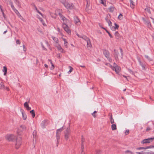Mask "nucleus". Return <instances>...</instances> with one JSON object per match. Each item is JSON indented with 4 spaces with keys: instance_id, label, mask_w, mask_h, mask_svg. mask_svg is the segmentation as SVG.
<instances>
[{
    "instance_id": "1",
    "label": "nucleus",
    "mask_w": 154,
    "mask_h": 154,
    "mask_svg": "<svg viewBox=\"0 0 154 154\" xmlns=\"http://www.w3.org/2000/svg\"><path fill=\"white\" fill-rule=\"evenodd\" d=\"M59 15L63 22L62 26L64 30L68 34H70L71 31L67 25L65 23H67L69 22V21L64 17H63L61 13H59Z\"/></svg>"
},
{
    "instance_id": "2",
    "label": "nucleus",
    "mask_w": 154,
    "mask_h": 154,
    "mask_svg": "<svg viewBox=\"0 0 154 154\" xmlns=\"http://www.w3.org/2000/svg\"><path fill=\"white\" fill-rule=\"evenodd\" d=\"M77 35L79 37L82 38L83 39H84L87 42V46L88 48H91L92 45L91 44L90 40L88 38L85 36H83L82 37L80 36L78 34H77Z\"/></svg>"
},
{
    "instance_id": "3",
    "label": "nucleus",
    "mask_w": 154,
    "mask_h": 154,
    "mask_svg": "<svg viewBox=\"0 0 154 154\" xmlns=\"http://www.w3.org/2000/svg\"><path fill=\"white\" fill-rule=\"evenodd\" d=\"M22 144V138L20 137H18L16 140L15 145V148L16 149H18L20 147Z\"/></svg>"
},
{
    "instance_id": "4",
    "label": "nucleus",
    "mask_w": 154,
    "mask_h": 154,
    "mask_svg": "<svg viewBox=\"0 0 154 154\" xmlns=\"http://www.w3.org/2000/svg\"><path fill=\"white\" fill-rule=\"evenodd\" d=\"M63 4L65 7L68 9H74V5L72 3H69L67 2H65L63 3Z\"/></svg>"
},
{
    "instance_id": "5",
    "label": "nucleus",
    "mask_w": 154,
    "mask_h": 154,
    "mask_svg": "<svg viewBox=\"0 0 154 154\" xmlns=\"http://www.w3.org/2000/svg\"><path fill=\"white\" fill-rule=\"evenodd\" d=\"M37 11L38 13V14H37V17L39 19V20L42 22L43 25H45L46 24L44 22L42 19L43 16L42 14L39 12L38 10H37Z\"/></svg>"
},
{
    "instance_id": "6",
    "label": "nucleus",
    "mask_w": 154,
    "mask_h": 154,
    "mask_svg": "<svg viewBox=\"0 0 154 154\" xmlns=\"http://www.w3.org/2000/svg\"><path fill=\"white\" fill-rule=\"evenodd\" d=\"M154 140V137H153L149 138L147 139H145L143 140L141 142L142 144L149 143L152 142Z\"/></svg>"
},
{
    "instance_id": "7",
    "label": "nucleus",
    "mask_w": 154,
    "mask_h": 154,
    "mask_svg": "<svg viewBox=\"0 0 154 154\" xmlns=\"http://www.w3.org/2000/svg\"><path fill=\"white\" fill-rule=\"evenodd\" d=\"M63 129L62 128L59 129H57L56 132V137L57 139V142L58 143L59 142V140L60 139V135L61 132L63 130Z\"/></svg>"
},
{
    "instance_id": "8",
    "label": "nucleus",
    "mask_w": 154,
    "mask_h": 154,
    "mask_svg": "<svg viewBox=\"0 0 154 154\" xmlns=\"http://www.w3.org/2000/svg\"><path fill=\"white\" fill-rule=\"evenodd\" d=\"M142 19L144 23L147 25L149 28L150 29H152V27L150 22L149 20H146L144 18H142Z\"/></svg>"
},
{
    "instance_id": "9",
    "label": "nucleus",
    "mask_w": 154,
    "mask_h": 154,
    "mask_svg": "<svg viewBox=\"0 0 154 154\" xmlns=\"http://www.w3.org/2000/svg\"><path fill=\"white\" fill-rule=\"evenodd\" d=\"M111 68L113 70H115L117 74H118L121 71L120 67L117 65H116L114 66H112Z\"/></svg>"
},
{
    "instance_id": "10",
    "label": "nucleus",
    "mask_w": 154,
    "mask_h": 154,
    "mask_svg": "<svg viewBox=\"0 0 154 154\" xmlns=\"http://www.w3.org/2000/svg\"><path fill=\"white\" fill-rule=\"evenodd\" d=\"M26 129V127L24 125H21L17 128V132L18 133H20L22 132Z\"/></svg>"
},
{
    "instance_id": "11",
    "label": "nucleus",
    "mask_w": 154,
    "mask_h": 154,
    "mask_svg": "<svg viewBox=\"0 0 154 154\" xmlns=\"http://www.w3.org/2000/svg\"><path fill=\"white\" fill-rule=\"evenodd\" d=\"M70 132L69 128H67L65 132V138L66 140H67L70 135Z\"/></svg>"
},
{
    "instance_id": "12",
    "label": "nucleus",
    "mask_w": 154,
    "mask_h": 154,
    "mask_svg": "<svg viewBox=\"0 0 154 154\" xmlns=\"http://www.w3.org/2000/svg\"><path fill=\"white\" fill-rule=\"evenodd\" d=\"M74 21L75 23L77 25H80L81 23L80 21L78 19L77 17H74Z\"/></svg>"
},
{
    "instance_id": "13",
    "label": "nucleus",
    "mask_w": 154,
    "mask_h": 154,
    "mask_svg": "<svg viewBox=\"0 0 154 154\" xmlns=\"http://www.w3.org/2000/svg\"><path fill=\"white\" fill-rule=\"evenodd\" d=\"M15 11V12L18 15V17L23 21L25 22V19L23 18V17L19 13L18 11V10H14Z\"/></svg>"
},
{
    "instance_id": "14",
    "label": "nucleus",
    "mask_w": 154,
    "mask_h": 154,
    "mask_svg": "<svg viewBox=\"0 0 154 154\" xmlns=\"http://www.w3.org/2000/svg\"><path fill=\"white\" fill-rule=\"evenodd\" d=\"M62 40L64 42V46H65L66 48H67L68 47V42L67 40L65 38L63 37H62Z\"/></svg>"
},
{
    "instance_id": "15",
    "label": "nucleus",
    "mask_w": 154,
    "mask_h": 154,
    "mask_svg": "<svg viewBox=\"0 0 154 154\" xmlns=\"http://www.w3.org/2000/svg\"><path fill=\"white\" fill-rule=\"evenodd\" d=\"M17 137H16L15 136L13 135H10V142H14L17 140Z\"/></svg>"
},
{
    "instance_id": "16",
    "label": "nucleus",
    "mask_w": 154,
    "mask_h": 154,
    "mask_svg": "<svg viewBox=\"0 0 154 154\" xmlns=\"http://www.w3.org/2000/svg\"><path fill=\"white\" fill-rule=\"evenodd\" d=\"M114 25L115 26V27H111V29L113 31H115L116 29H118L119 28V26L116 23H114Z\"/></svg>"
},
{
    "instance_id": "17",
    "label": "nucleus",
    "mask_w": 154,
    "mask_h": 154,
    "mask_svg": "<svg viewBox=\"0 0 154 154\" xmlns=\"http://www.w3.org/2000/svg\"><path fill=\"white\" fill-rule=\"evenodd\" d=\"M22 113L23 119L24 120H26L27 118V116L25 112L23 110L22 111Z\"/></svg>"
},
{
    "instance_id": "18",
    "label": "nucleus",
    "mask_w": 154,
    "mask_h": 154,
    "mask_svg": "<svg viewBox=\"0 0 154 154\" xmlns=\"http://www.w3.org/2000/svg\"><path fill=\"white\" fill-rule=\"evenodd\" d=\"M103 53L106 57L107 58H109V53L108 51L106 50H104L103 51Z\"/></svg>"
},
{
    "instance_id": "19",
    "label": "nucleus",
    "mask_w": 154,
    "mask_h": 154,
    "mask_svg": "<svg viewBox=\"0 0 154 154\" xmlns=\"http://www.w3.org/2000/svg\"><path fill=\"white\" fill-rule=\"evenodd\" d=\"M24 106L25 108H26L27 110H30L31 108L29 107L28 103L27 102H26L24 103Z\"/></svg>"
},
{
    "instance_id": "20",
    "label": "nucleus",
    "mask_w": 154,
    "mask_h": 154,
    "mask_svg": "<svg viewBox=\"0 0 154 154\" xmlns=\"http://www.w3.org/2000/svg\"><path fill=\"white\" fill-rule=\"evenodd\" d=\"M115 36L116 38L117 39H119L120 38V35L118 31H116L115 33Z\"/></svg>"
},
{
    "instance_id": "21",
    "label": "nucleus",
    "mask_w": 154,
    "mask_h": 154,
    "mask_svg": "<svg viewBox=\"0 0 154 154\" xmlns=\"http://www.w3.org/2000/svg\"><path fill=\"white\" fill-rule=\"evenodd\" d=\"M130 7L132 9H134L135 7L134 3L132 0H130Z\"/></svg>"
},
{
    "instance_id": "22",
    "label": "nucleus",
    "mask_w": 154,
    "mask_h": 154,
    "mask_svg": "<svg viewBox=\"0 0 154 154\" xmlns=\"http://www.w3.org/2000/svg\"><path fill=\"white\" fill-rule=\"evenodd\" d=\"M111 127L112 131L115 130L117 129L116 125L115 124H112L111 125Z\"/></svg>"
},
{
    "instance_id": "23",
    "label": "nucleus",
    "mask_w": 154,
    "mask_h": 154,
    "mask_svg": "<svg viewBox=\"0 0 154 154\" xmlns=\"http://www.w3.org/2000/svg\"><path fill=\"white\" fill-rule=\"evenodd\" d=\"M2 71L4 72V75H5L7 73V68L5 66L3 67V69L2 70Z\"/></svg>"
},
{
    "instance_id": "24",
    "label": "nucleus",
    "mask_w": 154,
    "mask_h": 154,
    "mask_svg": "<svg viewBox=\"0 0 154 154\" xmlns=\"http://www.w3.org/2000/svg\"><path fill=\"white\" fill-rule=\"evenodd\" d=\"M58 49L61 52H63V49L61 48V46L60 45H58L57 46Z\"/></svg>"
},
{
    "instance_id": "25",
    "label": "nucleus",
    "mask_w": 154,
    "mask_h": 154,
    "mask_svg": "<svg viewBox=\"0 0 154 154\" xmlns=\"http://www.w3.org/2000/svg\"><path fill=\"white\" fill-rule=\"evenodd\" d=\"M30 112L32 114V117L33 118H34L35 116L34 110H32L30 111Z\"/></svg>"
},
{
    "instance_id": "26",
    "label": "nucleus",
    "mask_w": 154,
    "mask_h": 154,
    "mask_svg": "<svg viewBox=\"0 0 154 154\" xmlns=\"http://www.w3.org/2000/svg\"><path fill=\"white\" fill-rule=\"evenodd\" d=\"M69 68L70 69L69 70L68 72V73L69 74L70 73L73 71V68L70 66H69Z\"/></svg>"
},
{
    "instance_id": "27",
    "label": "nucleus",
    "mask_w": 154,
    "mask_h": 154,
    "mask_svg": "<svg viewBox=\"0 0 154 154\" xmlns=\"http://www.w3.org/2000/svg\"><path fill=\"white\" fill-rule=\"evenodd\" d=\"M144 154H154V152L151 151H144Z\"/></svg>"
},
{
    "instance_id": "28",
    "label": "nucleus",
    "mask_w": 154,
    "mask_h": 154,
    "mask_svg": "<svg viewBox=\"0 0 154 154\" xmlns=\"http://www.w3.org/2000/svg\"><path fill=\"white\" fill-rule=\"evenodd\" d=\"M100 2L104 5H106V1L105 0H100Z\"/></svg>"
},
{
    "instance_id": "29",
    "label": "nucleus",
    "mask_w": 154,
    "mask_h": 154,
    "mask_svg": "<svg viewBox=\"0 0 154 154\" xmlns=\"http://www.w3.org/2000/svg\"><path fill=\"white\" fill-rule=\"evenodd\" d=\"M97 112L96 111H95L92 114V116H93L95 118L97 116Z\"/></svg>"
},
{
    "instance_id": "30",
    "label": "nucleus",
    "mask_w": 154,
    "mask_h": 154,
    "mask_svg": "<svg viewBox=\"0 0 154 154\" xmlns=\"http://www.w3.org/2000/svg\"><path fill=\"white\" fill-rule=\"evenodd\" d=\"M48 60L50 62L51 64L52 67L51 68V69H54V65L52 63V61L51 60H50V59H48Z\"/></svg>"
},
{
    "instance_id": "31",
    "label": "nucleus",
    "mask_w": 154,
    "mask_h": 154,
    "mask_svg": "<svg viewBox=\"0 0 154 154\" xmlns=\"http://www.w3.org/2000/svg\"><path fill=\"white\" fill-rule=\"evenodd\" d=\"M52 38L53 39V40L56 43H58V39L56 37H52Z\"/></svg>"
},
{
    "instance_id": "32",
    "label": "nucleus",
    "mask_w": 154,
    "mask_h": 154,
    "mask_svg": "<svg viewBox=\"0 0 154 154\" xmlns=\"http://www.w3.org/2000/svg\"><path fill=\"white\" fill-rule=\"evenodd\" d=\"M118 18L119 20H122L123 18V16L122 14H120L118 17Z\"/></svg>"
},
{
    "instance_id": "33",
    "label": "nucleus",
    "mask_w": 154,
    "mask_h": 154,
    "mask_svg": "<svg viewBox=\"0 0 154 154\" xmlns=\"http://www.w3.org/2000/svg\"><path fill=\"white\" fill-rule=\"evenodd\" d=\"M31 6H32V9H34V10H37V8L34 4H32L31 5Z\"/></svg>"
},
{
    "instance_id": "34",
    "label": "nucleus",
    "mask_w": 154,
    "mask_h": 154,
    "mask_svg": "<svg viewBox=\"0 0 154 154\" xmlns=\"http://www.w3.org/2000/svg\"><path fill=\"white\" fill-rule=\"evenodd\" d=\"M145 149H151V148H154V146H147L146 147H145Z\"/></svg>"
},
{
    "instance_id": "35",
    "label": "nucleus",
    "mask_w": 154,
    "mask_h": 154,
    "mask_svg": "<svg viewBox=\"0 0 154 154\" xmlns=\"http://www.w3.org/2000/svg\"><path fill=\"white\" fill-rule=\"evenodd\" d=\"M84 147L82 145V151L81 152V154H85V152L84 151Z\"/></svg>"
},
{
    "instance_id": "36",
    "label": "nucleus",
    "mask_w": 154,
    "mask_h": 154,
    "mask_svg": "<svg viewBox=\"0 0 154 154\" xmlns=\"http://www.w3.org/2000/svg\"><path fill=\"white\" fill-rule=\"evenodd\" d=\"M5 138L6 139L8 140V141H10V135L7 134L5 136Z\"/></svg>"
},
{
    "instance_id": "37",
    "label": "nucleus",
    "mask_w": 154,
    "mask_h": 154,
    "mask_svg": "<svg viewBox=\"0 0 154 154\" xmlns=\"http://www.w3.org/2000/svg\"><path fill=\"white\" fill-rule=\"evenodd\" d=\"M136 149L137 150H140L141 149H145V147H140L137 148Z\"/></svg>"
},
{
    "instance_id": "38",
    "label": "nucleus",
    "mask_w": 154,
    "mask_h": 154,
    "mask_svg": "<svg viewBox=\"0 0 154 154\" xmlns=\"http://www.w3.org/2000/svg\"><path fill=\"white\" fill-rule=\"evenodd\" d=\"M106 21L108 23L109 26H110L111 25L112 23L110 20H106Z\"/></svg>"
},
{
    "instance_id": "39",
    "label": "nucleus",
    "mask_w": 154,
    "mask_h": 154,
    "mask_svg": "<svg viewBox=\"0 0 154 154\" xmlns=\"http://www.w3.org/2000/svg\"><path fill=\"white\" fill-rule=\"evenodd\" d=\"M136 153L137 154H144V151L140 152H136Z\"/></svg>"
},
{
    "instance_id": "40",
    "label": "nucleus",
    "mask_w": 154,
    "mask_h": 154,
    "mask_svg": "<svg viewBox=\"0 0 154 154\" xmlns=\"http://www.w3.org/2000/svg\"><path fill=\"white\" fill-rule=\"evenodd\" d=\"M110 123L112 124H113V123L114 122V121L113 118H111V119H110Z\"/></svg>"
},
{
    "instance_id": "41",
    "label": "nucleus",
    "mask_w": 154,
    "mask_h": 154,
    "mask_svg": "<svg viewBox=\"0 0 154 154\" xmlns=\"http://www.w3.org/2000/svg\"><path fill=\"white\" fill-rule=\"evenodd\" d=\"M129 133V130H127L125 131V134L126 135H127Z\"/></svg>"
},
{
    "instance_id": "42",
    "label": "nucleus",
    "mask_w": 154,
    "mask_h": 154,
    "mask_svg": "<svg viewBox=\"0 0 154 154\" xmlns=\"http://www.w3.org/2000/svg\"><path fill=\"white\" fill-rule=\"evenodd\" d=\"M151 130V128L149 127H148L146 129V132H148L149 131V130Z\"/></svg>"
},
{
    "instance_id": "43",
    "label": "nucleus",
    "mask_w": 154,
    "mask_h": 154,
    "mask_svg": "<svg viewBox=\"0 0 154 154\" xmlns=\"http://www.w3.org/2000/svg\"><path fill=\"white\" fill-rule=\"evenodd\" d=\"M121 55L120 57L121 58H122L123 57V52L122 49H121Z\"/></svg>"
},
{
    "instance_id": "44",
    "label": "nucleus",
    "mask_w": 154,
    "mask_h": 154,
    "mask_svg": "<svg viewBox=\"0 0 154 154\" xmlns=\"http://www.w3.org/2000/svg\"><path fill=\"white\" fill-rule=\"evenodd\" d=\"M16 43L17 44L20 45V42L19 40H17L16 41Z\"/></svg>"
},
{
    "instance_id": "45",
    "label": "nucleus",
    "mask_w": 154,
    "mask_h": 154,
    "mask_svg": "<svg viewBox=\"0 0 154 154\" xmlns=\"http://www.w3.org/2000/svg\"><path fill=\"white\" fill-rule=\"evenodd\" d=\"M23 51H24L25 52L26 51V48L25 47L24 45H23Z\"/></svg>"
},
{
    "instance_id": "46",
    "label": "nucleus",
    "mask_w": 154,
    "mask_h": 154,
    "mask_svg": "<svg viewBox=\"0 0 154 154\" xmlns=\"http://www.w3.org/2000/svg\"><path fill=\"white\" fill-rule=\"evenodd\" d=\"M115 9V7L113 6H111L110 8V10H113Z\"/></svg>"
},
{
    "instance_id": "47",
    "label": "nucleus",
    "mask_w": 154,
    "mask_h": 154,
    "mask_svg": "<svg viewBox=\"0 0 154 154\" xmlns=\"http://www.w3.org/2000/svg\"><path fill=\"white\" fill-rule=\"evenodd\" d=\"M11 1L14 2V3H16L18 2V0H11Z\"/></svg>"
},
{
    "instance_id": "48",
    "label": "nucleus",
    "mask_w": 154,
    "mask_h": 154,
    "mask_svg": "<svg viewBox=\"0 0 154 154\" xmlns=\"http://www.w3.org/2000/svg\"><path fill=\"white\" fill-rule=\"evenodd\" d=\"M44 65H45V66L46 68H48V66L46 64H45Z\"/></svg>"
},
{
    "instance_id": "49",
    "label": "nucleus",
    "mask_w": 154,
    "mask_h": 154,
    "mask_svg": "<svg viewBox=\"0 0 154 154\" xmlns=\"http://www.w3.org/2000/svg\"><path fill=\"white\" fill-rule=\"evenodd\" d=\"M82 143L84 142V139L82 137Z\"/></svg>"
},
{
    "instance_id": "50",
    "label": "nucleus",
    "mask_w": 154,
    "mask_h": 154,
    "mask_svg": "<svg viewBox=\"0 0 154 154\" xmlns=\"http://www.w3.org/2000/svg\"><path fill=\"white\" fill-rule=\"evenodd\" d=\"M108 34L111 38H112L113 37L111 35V34L110 33H109Z\"/></svg>"
},
{
    "instance_id": "51",
    "label": "nucleus",
    "mask_w": 154,
    "mask_h": 154,
    "mask_svg": "<svg viewBox=\"0 0 154 154\" xmlns=\"http://www.w3.org/2000/svg\"><path fill=\"white\" fill-rule=\"evenodd\" d=\"M60 34L62 36H64V35L62 33L60 32Z\"/></svg>"
},
{
    "instance_id": "52",
    "label": "nucleus",
    "mask_w": 154,
    "mask_h": 154,
    "mask_svg": "<svg viewBox=\"0 0 154 154\" xmlns=\"http://www.w3.org/2000/svg\"><path fill=\"white\" fill-rule=\"evenodd\" d=\"M147 12H148V13H149V14H150L151 13V12H150V10H147Z\"/></svg>"
},
{
    "instance_id": "53",
    "label": "nucleus",
    "mask_w": 154,
    "mask_h": 154,
    "mask_svg": "<svg viewBox=\"0 0 154 154\" xmlns=\"http://www.w3.org/2000/svg\"><path fill=\"white\" fill-rule=\"evenodd\" d=\"M80 66L82 67H83V68H85V66Z\"/></svg>"
},
{
    "instance_id": "54",
    "label": "nucleus",
    "mask_w": 154,
    "mask_h": 154,
    "mask_svg": "<svg viewBox=\"0 0 154 154\" xmlns=\"http://www.w3.org/2000/svg\"><path fill=\"white\" fill-rule=\"evenodd\" d=\"M105 31L108 34L110 33L106 29Z\"/></svg>"
},
{
    "instance_id": "55",
    "label": "nucleus",
    "mask_w": 154,
    "mask_h": 154,
    "mask_svg": "<svg viewBox=\"0 0 154 154\" xmlns=\"http://www.w3.org/2000/svg\"><path fill=\"white\" fill-rule=\"evenodd\" d=\"M105 31L108 34L110 33L106 29Z\"/></svg>"
},
{
    "instance_id": "56",
    "label": "nucleus",
    "mask_w": 154,
    "mask_h": 154,
    "mask_svg": "<svg viewBox=\"0 0 154 154\" xmlns=\"http://www.w3.org/2000/svg\"><path fill=\"white\" fill-rule=\"evenodd\" d=\"M105 31L108 34L110 33L106 29Z\"/></svg>"
},
{
    "instance_id": "57",
    "label": "nucleus",
    "mask_w": 154,
    "mask_h": 154,
    "mask_svg": "<svg viewBox=\"0 0 154 154\" xmlns=\"http://www.w3.org/2000/svg\"><path fill=\"white\" fill-rule=\"evenodd\" d=\"M105 31L108 34L110 33L106 29Z\"/></svg>"
},
{
    "instance_id": "58",
    "label": "nucleus",
    "mask_w": 154,
    "mask_h": 154,
    "mask_svg": "<svg viewBox=\"0 0 154 154\" xmlns=\"http://www.w3.org/2000/svg\"><path fill=\"white\" fill-rule=\"evenodd\" d=\"M105 31L108 34L110 33L106 29Z\"/></svg>"
},
{
    "instance_id": "59",
    "label": "nucleus",
    "mask_w": 154,
    "mask_h": 154,
    "mask_svg": "<svg viewBox=\"0 0 154 154\" xmlns=\"http://www.w3.org/2000/svg\"><path fill=\"white\" fill-rule=\"evenodd\" d=\"M7 31V30H6V31H5L4 32V33H3L4 34H5V33Z\"/></svg>"
},
{
    "instance_id": "60",
    "label": "nucleus",
    "mask_w": 154,
    "mask_h": 154,
    "mask_svg": "<svg viewBox=\"0 0 154 154\" xmlns=\"http://www.w3.org/2000/svg\"><path fill=\"white\" fill-rule=\"evenodd\" d=\"M11 6L12 7V9H14V6L13 5H11Z\"/></svg>"
},
{
    "instance_id": "61",
    "label": "nucleus",
    "mask_w": 154,
    "mask_h": 154,
    "mask_svg": "<svg viewBox=\"0 0 154 154\" xmlns=\"http://www.w3.org/2000/svg\"><path fill=\"white\" fill-rule=\"evenodd\" d=\"M123 76L125 78H126V79H127V77L125 75H123Z\"/></svg>"
},
{
    "instance_id": "62",
    "label": "nucleus",
    "mask_w": 154,
    "mask_h": 154,
    "mask_svg": "<svg viewBox=\"0 0 154 154\" xmlns=\"http://www.w3.org/2000/svg\"><path fill=\"white\" fill-rule=\"evenodd\" d=\"M2 7L0 5V9L2 10Z\"/></svg>"
},
{
    "instance_id": "63",
    "label": "nucleus",
    "mask_w": 154,
    "mask_h": 154,
    "mask_svg": "<svg viewBox=\"0 0 154 154\" xmlns=\"http://www.w3.org/2000/svg\"><path fill=\"white\" fill-rule=\"evenodd\" d=\"M111 118H113L112 115L111 116L110 119H111Z\"/></svg>"
},
{
    "instance_id": "64",
    "label": "nucleus",
    "mask_w": 154,
    "mask_h": 154,
    "mask_svg": "<svg viewBox=\"0 0 154 154\" xmlns=\"http://www.w3.org/2000/svg\"><path fill=\"white\" fill-rule=\"evenodd\" d=\"M57 29L59 32L60 31V29L59 28H57Z\"/></svg>"
}]
</instances>
